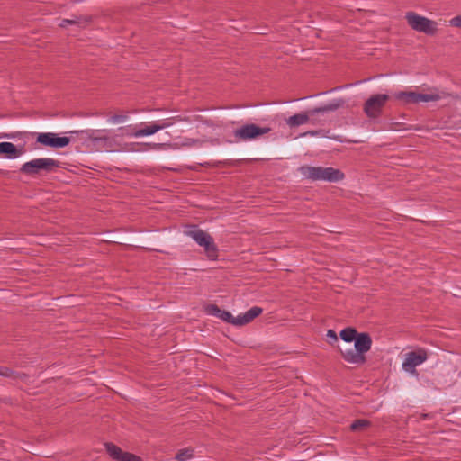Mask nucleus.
I'll use <instances>...</instances> for the list:
<instances>
[{"instance_id": "obj_2", "label": "nucleus", "mask_w": 461, "mask_h": 461, "mask_svg": "<svg viewBox=\"0 0 461 461\" xmlns=\"http://www.w3.org/2000/svg\"><path fill=\"white\" fill-rule=\"evenodd\" d=\"M185 234L192 238L200 247H203L208 259L216 260L219 257V249L214 239L206 231L199 229L196 225L188 226Z\"/></svg>"}, {"instance_id": "obj_29", "label": "nucleus", "mask_w": 461, "mask_h": 461, "mask_svg": "<svg viewBox=\"0 0 461 461\" xmlns=\"http://www.w3.org/2000/svg\"><path fill=\"white\" fill-rule=\"evenodd\" d=\"M326 336L330 345L338 341L337 333L333 330H328Z\"/></svg>"}, {"instance_id": "obj_1", "label": "nucleus", "mask_w": 461, "mask_h": 461, "mask_svg": "<svg viewBox=\"0 0 461 461\" xmlns=\"http://www.w3.org/2000/svg\"><path fill=\"white\" fill-rule=\"evenodd\" d=\"M354 349L341 350L342 358L349 364L361 366L366 362V353L371 349L372 338L367 332H361L355 339Z\"/></svg>"}, {"instance_id": "obj_13", "label": "nucleus", "mask_w": 461, "mask_h": 461, "mask_svg": "<svg viewBox=\"0 0 461 461\" xmlns=\"http://www.w3.org/2000/svg\"><path fill=\"white\" fill-rule=\"evenodd\" d=\"M37 142L51 148H64L70 143L68 137H59L53 132L39 133L37 136Z\"/></svg>"}, {"instance_id": "obj_19", "label": "nucleus", "mask_w": 461, "mask_h": 461, "mask_svg": "<svg viewBox=\"0 0 461 461\" xmlns=\"http://www.w3.org/2000/svg\"><path fill=\"white\" fill-rule=\"evenodd\" d=\"M91 16L74 15L71 19H63L60 22L59 26L66 28L68 25H77L80 28H85L91 22Z\"/></svg>"}, {"instance_id": "obj_24", "label": "nucleus", "mask_w": 461, "mask_h": 461, "mask_svg": "<svg viewBox=\"0 0 461 461\" xmlns=\"http://www.w3.org/2000/svg\"><path fill=\"white\" fill-rule=\"evenodd\" d=\"M160 130H161V127H159L158 123H152L149 126H146L142 129L138 130V138L152 135Z\"/></svg>"}, {"instance_id": "obj_20", "label": "nucleus", "mask_w": 461, "mask_h": 461, "mask_svg": "<svg viewBox=\"0 0 461 461\" xmlns=\"http://www.w3.org/2000/svg\"><path fill=\"white\" fill-rule=\"evenodd\" d=\"M358 334L355 328L347 327L340 331L339 336L345 342H352L355 341Z\"/></svg>"}, {"instance_id": "obj_8", "label": "nucleus", "mask_w": 461, "mask_h": 461, "mask_svg": "<svg viewBox=\"0 0 461 461\" xmlns=\"http://www.w3.org/2000/svg\"><path fill=\"white\" fill-rule=\"evenodd\" d=\"M263 312V309L258 306H253L244 313L239 314L237 317H233L232 314L225 310H221L219 318L227 323L235 325V326H243L245 324L249 323L255 318L259 316Z\"/></svg>"}, {"instance_id": "obj_7", "label": "nucleus", "mask_w": 461, "mask_h": 461, "mask_svg": "<svg viewBox=\"0 0 461 461\" xmlns=\"http://www.w3.org/2000/svg\"><path fill=\"white\" fill-rule=\"evenodd\" d=\"M58 167H59V161L53 158H35L24 163L21 167L20 171L26 175H35L41 170L48 173L53 172Z\"/></svg>"}, {"instance_id": "obj_21", "label": "nucleus", "mask_w": 461, "mask_h": 461, "mask_svg": "<svg viewBox=\"0 0 461 461\" xmlns=\"http://www.w3.org/2000/svg\"><path fill=\"white\" fill-rule=\"evenodd\" d=\"M371 426V421L366 419H358L350 424V430L353 432H360L366 430Z\"/></svg>"}, {"instance_id": "obj_23", "label": "nucleus", "mask_w": 461, "mask_h": 461, "mask_svg": "<svg viewBox=\"0 0 461 461\" xmlns=\"http://www.w3.org/2000/svg\"><path fill=\"white\" fill-rule=\"evenodd\" d=\"M117 131H118V134L116 135V138L118 136L138 138V130H136L135 127L132 125L120 127V128H118Z\"/></svg>"}, {"instance_id": "obj_14", "label": "nucleus", "mask_w": 461, "mask_h": 461, "mask_svg": "<svg viewBox=\"0 0 461 461\" xmlns=\"http://www.w3.org/2000/svg\"><path fill=\"white\" fill-rule=\"evenodd\" d=\"M104 447L110 457L115 461H142L140 456L129 452H124L113 443H105Z\"/></svg>"}, {"instance_id": "obj_25", "label": "nucleus", "mask_w": 461, "mask_h": 461, "mask_svg": "<svg viewBox=\"0 0 461 461\" xmlns=\"http://www.w3.org/2000/svg\"><path fill=\"white\" fill-rule=\"evenodd\" d=\"M194 456V449L192 448H184L180 449L176 455V459L177 461H187L193 458Z\"/></svg>"}, {"instance_id": "obj_17", "label": "nucleus", "mask_w": 461, "mask_h": 461, "mask_svg": "<svg viewBox=\"0 0 461 461\" xmlns=\"http://www.w3.org/2000/svg\"><path fill=\"white\" fill-rule=\"evenodd\" d=\"M104 447L110 457L115 461H142L140 456L129 452H124L113 443H105Z\"/></svg>"}, {"instance_id": "obj_12", "label": "nucleus", "mask_w": 461, "mask_h": 461, "mask_svg": "<svg viewBox=\"0 0 461 461\" xmlns=\"http://www.w3.org/2000/svg\"><path fill=\"white\" fill-rule=\"evenodd\" d=\"M271 131L269 127H259L254 123L245 124L234 130L233 135L239 140H249L268 133Z\"/></svg>"}, {"instance_id": "obj_18", "label": "nucleus", "mask_w": 461, "mask_h": 461, "mask_svg": "<svg viewBox=\"0 0 461 461\" xmlns=\"http://www.w3.org/2000/svg\"><path fill=\"white\" fill-rule=\"evenodd\" d=\"M23 154L16 146L11 142H0V155H5L8 159H14Z\"/></svg>"}, {"instance_id": "obj_28", "label": "nucleus", "mask_w": 461, "mask_h": 461, "mask_svg": "<svg viewBox=\"0 0 461 461\" xmlns=\"http://www.w3.org/2000/svg\"><path fill=\"white\" fill-rule=\"evenodd\" d=\"M221 310L216 304H210L206 307V312L208 314L216 316L219 318Z\"/></svg>"}, {"instance_id": "obj_5", "label": "nucleus", "mask_w": 461, "mask_h": 461, "mask_svg": "<svg viewBox=\"0 0 461 461\" xmlns=\"http://www.w3.org/2000/svg\"><path fill=\"white\" fill-rule=\"evenodd\" d=\"M304 176L312 181H327L330 183L344 179V173L333 167H307L303 169Z\"/></svg>"}, {"instance_id": "obj_16", "label": "nucleus", "mask_w": 461, "mask_h": 461, "mask_svg": "<svg viewBox=\"0 0 461 461\" xmlns=\"http://www.w3.org/2000/svg\"><path fill=\"white\" fill-rule=\"evenodd\" d=\"M104 447L110 457L115 461H142L140 456L129 452H124L113 443H105Z\"/></svg>"}, {"instance_id": "obj_22", "label": "nucleus", "mask_w": 461, "mask_h": 461, "mask_svg": "<svg viewBox=\"0 0 461 461\" xmlns=\"http://www.w3.org/2000/svg\"><path fill=\"white\" fill-rule=\"evenodd\" d=\"M185 121H187V119L185 117H183L181 115H176L173 117L164 119L158 123L159 127H161V130H163V129L171 127L172 125H174L176 122H185Z\"/></svg>"}, {"instance_id": "obj_27", "label": "nucleus", "mask_w": 461, "mask_h": 461, "mask_svg": "<svg viewBox=\"0 0 461 461\" xmlns=\"http://www.w3.org/2000/svg\"><path fill=\"white\" fill-rule=\"evenodd\" d=\"M0 376L16 379L18 377L17 374L14 372L12 369L8 367H0Z\"/></svg>"}, {"instance_id": "obj_9", "label": "nucleus", "mask_w": 461, "mask_h": 461, "mask_svg": "<svg viewBox=\"0 0 461 461\" xmlns=\"http://www.w3.org/2000/svg\"><path fill=\"white\" fill-rule=\"evenodd\" d=\"M89 139L96 145L111 150L119 151L121 144L117 141L116 136H110L107 130H95L91 132Z\"/></svg>"}, {"instance_id": "obj_6", "label": "nucleus", "mask_w": 461, "mask_h": 461, "mask_svg": "<svg viewBox=\"0 0 461 461\" xmlns=\"http://www.w3.org/2000/svg\"><path fill=\"white\" fill-rule=\"evenodd\" d=\"M446 92L435 91L431 94H420L413 91H400L395 93L394 97L405 104H419L420 102H436L447 97Z\"/></svg>"}, {"instance_id": "obj_4", "label": "nucleus", "mask_w": 461, "mask_h": 461, "mask_svg": "<svg viewBox=\"0 0 461 461\" xmlns=\"http://www.w3.org/2000/svg\"><path fill=\"white\" fill-rule=\"evenodd\" d=\"M405 19L408 25L418 32L433 36L438 31V23L436 21L422 16L413 11L407 12L405 14Z\"/></svg>"}, {"instance_id": "obj_26", "label": "nucleus", "mask_w": 461, "mask_h": 461, "mask_svg": "<svg viewBox=\"0 0 461 461\" xmlns=\"http://www.w3.org/2000/svg\"><path fill=\"white\" fill-rule=\"evenodd\" d=\"M129 113H122L118 114H113L108 118V122L113 124L122 123L127 121Z\"/></svg>"}, {"instance_id": "obj_11", "label": "nucleus", "mask_w": 461, "mask_h": 461, "mask_svg": "<svg viewBox=\"0 0 461 461\" xmlns=\"http://www.w3.org/2000/svg\"><path fill=\"white\" fill-rule=\"evenodd\" d=\"M389 100V95L378 94L369 97L364 104V112L367 117L375 119L382 113L383 107Z\"/></svg>"}, {"instance_id": "obj_15", "label": "nucleus", "mask_w": 461, "mask_h": 461, "mask_svg": "<svg viewBox=\"0 0 461 461\" xmlns=\"http://www.w3.org/2000/svg\"><path fill=\"white\" fill-rule=\"evenodd\" d=\"M104 447L110 457L115 461H142L140 456L129 452H124L113 443H105Z\"/></svg>"}, {"instance_id": "obj_3", "label": "nucleus", "mask_w": 461, "mask_h": 461, "mask_svg": "<svg viewBox=\"0 0 461 461\" xmlns=\"http://www.w3.org/2000/svg\"><path fill=\"white\" fill-rule=\"evenodd\" d=\"M344 104H345V101L343 99H335L327 104H324L320 107L312 108L306 113L294 114L286 120V123L291 128L298 127L300 125H303V124H305L306 122H308L310 120V116H312V115H315L318 113H326L329 112L336 111L339 108L342 107L344 105Z\"/></svg>"}, {"instance_id": "obj_10", "label": "nucleus", "mask_w": 461, "mask_h": 461, "mask_svg": "<svg viewBox=\"0 0 461 461\" xmlns=\"http://www.w3.org/2000/svg\"><path fill=\"white\" fill-rule=\"evenodd\" d=\"M402 362V369L410 374H417L416 366L421 365L428 359L427 350L424 348H418L414 351H410L405 354Z\"/></svg>"}, {"instance_id": "obj_31", "label": "nucleus", "mask_w": 461, "mask_h": 461, "mask_svg": "<svg viewBox=\"0 0 461 461\" xmlns=\"http://www.w3.org/2000/svg\"><path fill=\"white\" fill-rule=\"evenodd\" d=\"M3 137L4 138H8V139H13V138H14V135H13V134H4Z\"/></svg>"}, {"instance_id": "obj_30", "label": "nucleus", "mask_w": 461, "mask_h": 461, "mask_svg": "<svg viewBox=\"0 0 461 461\" xmlns=\"http://www.w3.org/2000/svg\"><path fill=\"white\" fill-rule=\"evenodd\" d=\"M449 25L461 28V15H456L449 20Z\"/></svg>"}]
</instances>
